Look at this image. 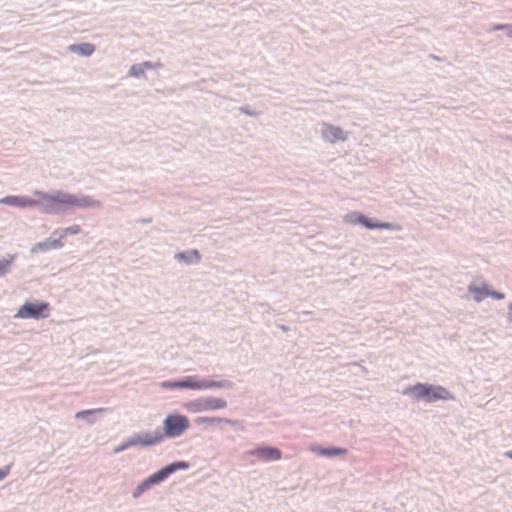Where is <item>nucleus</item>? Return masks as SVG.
<instances>
[{"label": "nucleus", "mask_w": 512, "mask_h": 512, "mask_svg": "<svg viewBox=\"0 0 512 512\" xmlns=\"http://www.w3.org/2000/svg\"><path fill=\"white\" fill-rule=\"evenodd\" d=\"M179 385V381H176V382H163L161 383V387L164 388V389H167V388H179L178 387Z\"/></svg>", "instance_id": "obj_32"}, {"label": "nucleus", "mask_w": 512, "mask_h": 512, "mask_svg": "<svg viewBox=\"0 0 512 512\" xmlns=\"http://www.w3.org/2000/svg\"><path fill=\"white\" fill-rule=\"evenodd\" d=\"M49 315L48 303L44 301H25L21 306L18 307L14 319L18 320H40L45 319Z\"/></svg>", "instance_id": "obj_3"}, {"label": "nucleus", "mask_w": 512, "mask_h": 512, "mask_svg": "<svg viewBox=\"0 0 512 512\" xmlns=\"http://www.w3.org/2000/svg\"><path fill=\"white\" fill-rule=\"evenodd\" d=\"M239 110L241 113H244L250 117H258L261 114V112L251 110L248 106H242L239 108Z\"/></svg>", "instance_id": "obj_28"}, {"label": "nucleus", "mask_w": 512, "mask_h": 512, "mask_svg": "<svg viewBox=\"0 0 512 512\" xmlns=\"http://www.w3.org/2000/svg\"><path fill=\"white\" fill-rule=\"evenodd\" d=\"M151 64L148 62H143L141 64L132 65L129 69V75L132 77H140L144 75L146 68H150Z\"/></svg>", "instance_id": "obj_16"}, {"label": "nucleus", "mask_w": 512, "mask_h": 512, "mask_svg": "<svg viewBox=\"0 0 512 512\" xmlns=\"http://www.w3.org/2000/svg\"><path fill=\"white\" fill-rule=\"evenodd\" d=\"M508 458L512 459V450L506 452L505 454Z\"/></svg>", "instance_id": "obj_36"}, {"label": "nucleus", "mask_w": 512, "mask_h": 512, "mask_svg": "<svg viewBox=\"0 0 512 512\" xmlns=\"http://www.w3.org/2000/svg\"><path fill=\"white\" fill-rule=\"evenodd\" d=\"M387 229V230H399L400 226L398 224L389 223V222H378L377 230Z\"/></svg>", "instance_id": "obj_23"}, {"label": "nucleus", "mask_w": 512, "mask_h": 512, "mask_svg": "<svg viewBox=\"0 0 512 512\" xmlns=\"http://www.w3.org/2000/svg\"><path fill=\"white\" fill-rule=\"evenodd\" d=\"M35 191L34 193H36ZM36 198L30 196H6L0 199V204L19 207V208H32L39 207L42 210V205L46 202L40 199L36 194Z\"/></svg>", "instance_id": "obj_5"}, {"label": "nucleus", "mask_w": 512, "mask_h": 512, "mask_svg": "<svg viewBox=\"0 0 512 512\" xmlns=\"http://www.w3.org/2000/svg\"><path fill=\"white\" fill-rule=\"evenodd\" d=\"M507 319L512 321V303L508 305Z\"/></svg>", "instance_id": "obj_35"}, {"label": "nucleus", "mask_w": 512, "mask_h": 512, "mask_svg": "<svg viewBox=\"0 0 512 512\" xmlns=\"http://www.w3.org/2000/svg\"><path fill=\"white\" fill-rule=\"evenodd\" d=\"M312 451L320 456H324V457H328V458L344 455L347 452V450L345 448L334 447V446H331V447L316 446V447L312 448Z\"/></svg>", "instance_id": "obj_11"}, {"label": "nucleus", "mask_w": 512, "mask_h": 512, "mask_svg": "<svg viewBox=\"0 0 512 512\" xmlns=\"http://www.w3.org/2000/svg\"><path fill=\"white\" fill-rule=\"evenodd\" d=\"M13 261H14L13 256H9L7 259L0 261V276H3L4 274H6L9 271V268H10L11 264L13 263Z\"/></svg>", "instance_id": "obj_21"}, {"label": "nucleus", "mask_w": 512, "mask_h": 512, "mask_svg": "<svg viewBox=\"0 0 512 512\" xmlns=\"http://www.w3.org/2000/svg\"><path fill=\"white\" fill-rule=\"evenodd\" d=\"M281 329H282L283 331H287V330H288V327H286V326H281Z\"/></svg>", "instance_id": "obj_37"}, {"label": "nucleus", "mask_w": 512, "mask_h": 512, "mask_svg": "<svg viewBox=\"0 0 512 512\" xmlns=\"http://www.w3.org/2000/svg\"><path fill=\"white\" fill-rule=\"evenodd\" d=\"M225 423H226V426L229 425L233 430H243V425L240 422L226 419Z\"/></svg>", "instance_id": "obj_31"}, {"label": "nucleus", "mask_w": 512, "mask_h": 512, "mask_svg": "<svg viewBox=\"0 0 512 512\" xmlns=\"http://www.w3.org/2000/svg\"><path fill=\"white\" fill-rule=\"evenodd\" d=\"M203 402H204V406H205V411H213V410H218V409H221L223 407V402L221 401V399H217V398H207V399H203Z\"/></svg>", "instance_id": "obj_17"}, {"label": "nucleus", "mask_w": 512, "mask_h": 512, "mask_svg": "<svg viewBox=\"0 0 512 512\" xmlns=\"http://www.w3.org/2000/svg\"><path fill=\"white\" fill-rule=\"evenodd\" d=\"M322 136L326 141L334 143L337 140H345L347 138L346 132L340 127L330 124H324L322 128Z\"/></svg>", "instance_id": "obj_8"}, {"label": "nucleus", "mask_w": 512, "mask_h": 512, "mask_svg": "<svg viewBox=\"0 0 512 512\" xmlns=\"http://www.w3.org/2000/svg\"><path fill=\"white\" fill-rule=\"evenodd\" d=\"M221 383L214 382V381H203V382H196L191 379H187L184 381H179V388H188V389H211L215 387H220Z\"/></svg>", "instance_id": "obj_10"}, {"label": "nucleus", "mask_w": 512, "mask_h": 512, "mask_svg": "<svg viewBox=\"0 0 512 512\" xmlns=\"http://www.w3.org/2000/svg\"><path fill=\"white\" fill-rule=\"evenodd\" d=\"M221 420L219 418H198L196 419V423L198 424H213V423H220Z\"/></svg>", "instance_id": "obj_29"}, {"label": "nucleus", "mask_w": 512, "mask_h": 512, "mask_svg": "<svg viewBox=\"0 0 512 512\" xmlns=\"http://www.w3.org/2000/svg\"><path fill=\"white\" fill-rule=\"evenodd\" d=\"M149 486H151L149 483H147V480L145 479L141 484L137 486L135 491L133 492L132 496L133 498L138 497L140 494L143 493L144 490H146Z\"/></svg>", "instance_id": "obj_24"}, {"label": "nucleus", "mask_w": 512, "mask_h": 512, "mask_svg": "<svg viewBox=\"0 0 512 512\" xmlns=\"http://www.w3.org/2000/svg\"><path fill=\"white\" fill-rule=\"evenodd\" d=\"M402 393L406 396H412L416 401H424L427 403L454 399V396L447 388L429 383H416L415 385L406 387Z\"/></svg>", "instance_id": "obj_2"}, {"label": "nucleus", "mask_w": 512, "mask_h": 512, "mask_svg": "<svg viewBox=\"0 0 512 512\" xmlns=\"http://www.w3.org/2000/svg\"><path fill=\"white\" fill-rule=\"evenodd\" d=\"M490 28H492V26H491ZM489 31H492V30H491V29H489ZM504 31H505V33H507V34H508V30H504Z\"/></svg>", "instance_id": "obj_39"}, {"label": "nucleus", "mask_w": 512, "mask_h": 512, "mask_svg": "<svg viewBox=\"0 0 512 512\" xmlns=\"http://www.w3.org/2000/svg\"><path fill=\"white\" fill-rule=\"evenodd\" d=\"M261 307L266 308V307H268V305L267 304H261Z\"/></svg>", "instance_id": "obj_38"}, {"label": "nucleus", "mask_w": 512, "mask_h": 512, "mask_svg": "<svg viewBox=\"0 0 512 512\" xmlns=\"http://www.w3.org/2000/svg\"><path fill=\"white\" fill-rule=\"evenodd\" d=\"M186 408H187V410H189L190 412H193V413L206 412L203 400L189 403L186 405Z\"/></svg>", "instance_id": "obj_20"}, {"label": "nucleus", "mask_w": 512, "mask_h": 512, "mask_svg": "<svg viewBox=\"0 0 512 512\" xmlns=\"http://www.w3.org/2000/svg\"><path fill=\"white\" fill-rule=\"evenodd\" d=\"M132 442L133 441H132L131 437L127 438L125 442H123L121 445L117 446L114 449V453L115 454H119V453H121L122 451H124L127 448L135 447L134 444H132Z\"/></svg>", "instance_id": "obj_22"}, {"label": "nucleus", "mask_w": 512, "mask_h": 512, "mask_svg": "<svg viewBox=\"0 0 512 512\" xmlns=\"http://www.w3.org/2000/svg\"><path fill=\"white\" fill-rule=\"evenodd\" d=\"M468 291L474 295V300L476 302H481L484 298L488 297V295H484V293L489 291V288L486 284H484L482 287L471 284L468 286Z\"/></svg>", "instance_id": "obj_13"}, {"label": "nucleus", "mask_w": 512, "mask_h": 512, "mask_svg": "<svg viewBox=\"0 0 512 512\" xmlns=\"http://www.w3.org/2000/svg\"><path fill=\"white\" fill-rule=\"evenodd\" d=\"M491 30H508V36L512 37V25L511 24H494Z\"/></svg>", "instance_id": "obj_25"}, {"label": "nucleus", "mask_w": 512, "mask_h": 512, "mask_svg": "<svg viewBox=\"0 0 512 512\" xmlns=\"http://www.w3.org/2000/svg\"><path fill=\"white\" fill-rule=\"evenodd\" d=\"M70 51H72V52H74L76 54L88 57V56H90L93 53L94 47H93L92 44L83 43V44H80V45L71 46L70 47Z\"/></svg>", "instance_id": "obj_14"}, {"label": "nucleus", "mask_w": 512, "mask_h": 512, "mask_svg": "<svg viewBox=\"0 0 512 512\" xmlns=\"http://www.w3.org/2000/svg\"><path fill=\"white\" fill-rule=\"evenodd\" d=\"M189 428V420L179 414H167L163 419V438H177Z\"/></svg>", "instance_id": "obj_4"}, {"label": "nucleus", "mask_w": 512, "mask_h": 512, "mask_svg": "<svg viewBox=\"0 0 512 512\" xmlns=\"http://www.w3.org/2000/svg\"><path fill=\"white\" fill-rule=\"evenodd\" d=\"M49 250L50 249H60L62 247V242L58 239H47Z\"/></svg>", "instance_id": "obj_30"}, {"label": "nucleus", "mask_w": 512, "mask_h": 512, "mask_svg": "<svg viewBox=\"0 0 512 512\" xmlns=\"http://www.w3.org/2000/svg\"><path fill=\"white\" fill-rule=\"evenodd\" d=\"M251 455L265 462L277 461L281 458V451L272 446H261L250 451Z\"/></svg>", "instance_id": "obj_7"}, {"label": "nucleus", "mask_w": 512, "mask_h": 512, "mask_svg": "<svg viewBox=\"0 0 512 512\" xmlns=\"http://www.w3.org/2000/svg\"><path fill=\"white\" fill-rule=\"evenodd\" d=\"M92 413H93V411H89V410H87V411H79V412H77L75 414V418H78V419L79 418H85V417L89 416Z\"/></svg>", "instance_id": "obj_33"}, {"label": "nucleus", "mask_w": 512, "mask_h": 512, "mask_svg": "<svg viewBox=\"0 0 512 512\" xmlns=\"http://www.w3.org/2000/svg\"><path fill=\"white\" fill-rule=\"evenodd\" d=\"M484 295H488V297H492L496 300H503L505 298V294L499 291L490 290L486 291Z\"/></svg>", "instance_id": "obj_27"}, {"label": "nucleus", "mask_w": 512, "mask_h": 512, "mask_svg": "<svg viewBox=\"0 0 512 512\" xmlns=\"http://www.w3.org/2000/svg\"><path fill=\"white\" fill-rule=\"evenodd\" d=\"M49 250L48 241L44 240L31 246L30 253L37 254L39 252H47Z\"/></svg>", "instance_id": "obj_19"}, {"label": "nucleus", "mask_w": 512, "mask_h": 512, "mask_svg": "<svg viewBox=\"0 0 512 512\" xmlns=\"http://www.w3.org/2000/svg\"><path fill=\"white\" fill-rule=\"evenodd\" d=\"M40 199L46 203L42 205V211L46 214H57L62 211L63 207L100 208L102 203L97 199L88 196L77 197L62 191H55L51 194L42 192L35 193Z\"/></svg>", "instance_id": "obj_1"}, {"label": "nucleus", "mask_w": 512, "mask_h": 512, "mask_svg": "<svg viewBox=\"0 0 512 512\" xmlns=\"http://www.w3.org/2000/svg\"><path fill=\"white\" fill-rule=\"evenodd\" d=\"M189 468V464L185 461H179V462H174V463H171L165 467H163V470L166 474V476L176 472V471H179V470H187Z\"/></svg>", "instance_id": "obj_15"}, {"label": "nucleus", "mask_w": 512, "mask_h": 512, "mask_svg": "<svg viewBox=\"0 0 512 512\" xmlns=\"http://www.w3.org/2000/svg\"><path fill=\"white\" fill-rule=\"evenodd\" d=\"M166 477L167 476H166L163 468H161L160 470H158L157 472H155L154 474H152L148 478H146V480H147V483H149L150 485H155V484L163 481Z\"/></svg>", "instance_id": "obj_18"}, {"label": "nucleus", "mask_w": 512, "mask_h": 512, "mask_svg": "<svg viewBox=\"0 0 512 512\" xmlns=\"http://www.w3.org/2000/svg\"><path fill=\"white\" fill-rule=\"evenodd\" d=\"M9 473V468L8 467H4V468H0V481H2Z\"/></svg>", "instance_id": "obj_34"}, {"label": "nucleus", "mask_w": 512, "mask_h": 512, "mask_svg": "<svg viewBox=\"0 0 512 512\" xmlns=\"http://www.w3.org/2000/svg\"><path fill=\"white\" fill-rule=\"evenodd\" d=\"M174 259L178 261L179 263L185 264V265H196L201 260V255L198 252V250L193 249L190 251L185 252H178L174 254Z\"/></svg>", "instance_id": "obj_9"}, {"label": "nucleus", "mask_w": 512, "mask_h": 512, "mask_svg": "<svg viewBox=\"0 0 512 512\" xmlns=\"http://www.w3.org/2000/svg\"><path fill=\"white\" fill-rule=\"evenodd\" d=\"M349 218H350L351 222L360 224L370 230H376L377 224L379 222V221H374L371 218H368L367 216H365L361 213H356V212L350 214Z\"/></svg>", "instance_id": "obj_12"}, {"label": "nucleus", "mask_w": 512, "mask_h": 512, "mask_svg": "<svg viewBox=\"0 0 512 512\" xmlns=\"http://www.w3.org/2000/svg\"><path fill=\"white\" fill-rule=\"evenodd\" d=\"M131 438L134 446L149 447L161 442L163 440V435L158 431L142 432L131 436Z\"/></svg>", "instance_id": "obj_6"}, {"label": "nucleus", "mask_w": 512, "mask_h": 512, "mask_svg": "<svg viewBox=\"0 0 512 512\" xmlns=\"http://www.w3.org/2000/svg\"><path fill=\"white\" fill-rule=\"evenodd\" d=\"M80 232V228L78 226H71L68 228H65L61 232V237H65L66 235H75Z\"/></svg>", "instance_id": "obj_26"}]
</instances>
